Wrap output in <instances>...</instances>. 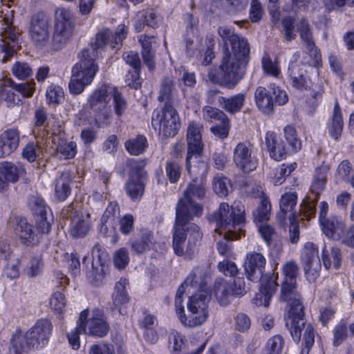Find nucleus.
I'll return each instance as SVG.
<instances>
[{"label":"nucleus","instance_id":"obj_22","mask_svg":"<svg viewBox=\"0 0 354 354\" xmlns=\"http://www.w3.org/2000/svg\"><path fill=\"white\" fill-rule=\"evenodd\" d=\"M207 277L203 268L196 267L187 276L180 287H183L184 293L188 292V293L192 294L201 292L202 291H209L207 287Z\"/></svg>","mask_w":354,"mask_h":354},{"label":"nucleus","instance_id":"obj_13","mask_svg":"<svg viewBox=\"0 0 354 354\" xmlns=\"http://www.w3.org/2000/svg\"><path fill=\"white\" fill-rule=\"evenodd\" d=\"M80 327L82 332L89 336L103 337L109 330V325L100 309H95L88 317V311L83 310L80 315Z\"/></svg>","mask_w":354,"mask_h":354},{"label":"nucleus","instance_id":"obj_45","mask_svg":"<svg viewBox=\"0 0 354 354\" xmlns=\"http://www.w3.org/2000/svg\"><path fill=\"white\" fill-rule=\"evenodd\" d=\"M145 179L129 177L126 183V192L132 200L140 199L145 192Z\"/></svg>","mask_w":354,"mask_h":354},{"label":"nucleus","instance_id":"obj_48","mask_svg":"<svg viewBox=\"0 0 354 354\" xmlns=\"http://www.w3.org/2000/svg\"><path fill=\"white\" fill-rule=\"evenodd\" d=\"M297 165L296 162L290 164H283L279 167L276 168L274 176L272 177V182L274 185H281L286 180V178L291 174L296 169Z\"/></svg>","mask_w":354,"mask_h":354},{"label":"nucleus","instance_id":"obj_33","mask_svg":"<svg viewBox=\"0 0 354 354\" xmlns=\"http://www.w3.org/2000/svg\"><path fill=\"white\" fill-rule=\"evenodd\" d=\"M88 214L75 212L71 219L69 232L73 237L80 238L84 236L90 229Z\"/></svg>","mask_w":354,"mask_h":354},{"label":"nucleus","instance_id":"obj_16","mask_svg":"<svg viewBox=\"0 0 354 354\" xmlns=\"http://www.w3.org/2000/svg\"><path fill=\"white\" fill-rule=\"evenodd\" d=\"M187 154L186 158V169L190 176L197 178L198 176L205 174L207 164L200 160L204 145L202 136L186 139Z\"/></svg>","mask_w":354,"mask_h":354},{"label":"nucleus","instance_id":"obj_4","mask_svg":"<svg viewBox=\"0 0 354 354\" xmlns=\"http://www.w3.org/2000/svg\"><path fill=\"white\" fill-rule=\"evenodd\" d=\"M191 218L185 217V212L180 207L176 213L173 232L172 247L175 254L186 259H192L201 244L203 233Z\"/></svg>","mask_w":354,"mask_h":354},{"label":"nucleus","instance_id":"obj_30","mask_svg":"<svg viewBox=\"0 0 354 354\" xmlns=\"http://www.w3.org/2000/svg\"><path fill=\"white\" fill-rule=\"evenodd\" d=\"M265 141L272 158L277 161L285 158L287 152L283 140L274 132H267Z\"/></svg>","mask_w":354,"mask_h":354},{"label":"nucleus","instance_id":"obj_3","mask_svg":"<svg viewBox=\"0 0 354 354\" xmlns=\"http://www.w3.org/2000/svg\"><path fill=\"white\" fill-rule=\"evenodd\" d=\"M266 259L259 252L247 254L245 261V273L247 279L252 282H260L259 292L254 299L257 306L268 307L277 287V276L274 273L264 274Z\"/></svg>","mask_w":354,"mask_h":354},{"label":"nucleus","instance_id":"obj_43","mask_svg":"<svg viewBox=\"0 0 354 354\" xmlns=\"http://www.w3.org/2000/svg\"><path fill=\"white\" fill-rule=\"evenodd\" d=\"M218 102L225 111L234 113L239 111L245 102V95L242 93L232 97H218Z\"/></svg>","mask_w":354,"mask_h":354},{"label":"nucleus","instance_id":"obj_49","mask_svg":"<svg viewBox=\"0 0 354 354\" xmlns=\"http://www.w3.org/2000/svg\"><path fill=\"white\" fill-rule=\"evenodd\" d=\"M284 136L292 152H297L301 149V140L299 138L295 128L287 125L283 129Z\"/></svg>","mask_w":354,"mask_h":354},{"label":"nucleus","instance_id":"obj_31","mask_svg":"<svg viewBox=\"0 0 354 354\" xmlns=\"http://www.w3.org/2000/svg\"><path fill=\"white\" fill-rule=\"evenodd\" d=\"M16 232L21 243L26 245H35L39 242V236L33 231L32 225L25 218H17Z\"/></svg>","mask_w":354,"mask_h":354},{"label":"nucleus","instance_id":"obj_44","mask_svg":"<svg viewBox=\"0 0 354 354\" xmlns=\"http://www.w3.org/2000/svg\"><path fill=\"white\" fill-rule=\"evenodd\" d=\"M153 37L147 35H140L139 41L142 46V55L145 64L148 66L149 70H153L155 67L153 61L154 53L151 50V44Z\"/></svg>","mask_w":354,"mask_h":354},{"label":"nucleus","instance_id":"obj_23","mask_svg":"<svg viewBox=\"0 0 354 354\" xmlns=\"http://www.w3.org/2000/svg\"><path fill=\"white\" fill-rule=\"evenodd\" d=\"M306 65L295 62L290 64L288 69L290 83L297 89H306L309 86L310 78L306 68Z\"/></svg>","mask_w":354,"mask_h":354},{"label":"nucleus","instance_id":"obj_40","mask_svg":"<svg viewBox=\"0 0 354 354\" xmlns=\"http://www.w3.org/2000/svg\"><path fill=\"white\" fill-rule=\"evenodd\" d=\"M322 261L326 269L337 270L340 267L342 261L340 250L337 247H332L329 250L324 248L322 252Z\"/></svg>","mask_w":354,"mask_h":354},{"label":"nucleus","instance_id":"obj_58","mask_svg":"<svg viewBox=\"0 0 354 354\" xmlns=\"http://www.w3.org/2000/svg\"><path fill=\"white\" fill-rule=\"evenodd\" d=\"M203 113L204 120L210 122L214 121L223 122L229 120L222 111L211 106H205L203 109Z\"/></svg>","mask_w":354,"mask_h":354},{"label":"nucleus","instance_id":"obj_2","mask_svg":"<svg viewBox=\"0 0 354 354\" xmlns=\"http://www.w3.org/2000/svg\"><path fill=\"white\" fill-rule=\"evenodd\" d=\"M218 32L223 41V56L220 65L223 72L221 84L227 88H232L243 75L242 68L248 62L250 46L246 39L227 27H220Z\"/></svg>","mask_w":354,"mask_h":354},{"label":"nucleus","instance_id":"obj_63","mask_svg":"<svg viewBox=\"0 0 354 354\" xmlns=\"http://www.w3.org/2000/svg\"><path fill=\"white\" fill-rule=\"evenodd\" d=\"M315 334L314 327L310 324H307L304 334V347L302 348L301 354H308L315 342Z\"/></svg>","mask_w":354,"mask_h":354},{"label":"nucleus","instance_id":"obj_10","mask_svg":"<svg viewBox=\"0 0 354 354\" xmlns=\"http://www.w3.org/2000/svg\"><path fill=\"white\" fill-rule=\"evenodd\" d=\"M75 23L68 10L60 8L57 11V19L53 29L51 42L46 48L51 51L63 49L73 34Z\"/></svg>","mask_w":354,"mask_h":354},{"label":"nucleus","instance_id":"obj_15","mask_svg":"<svg viewBox=\"0 0 354 354\" xmlns=\"http://www.w3.org/2000/svg\"><path fill=\"white\" fill-rule=\"evenodd\" d=\"M205 194V189L201 185L189 183L184 192L183 198L177 204L176 212L180 207L185 212V217L193 219L194 216H199L203 212L202 207L195 201L201 199Z\"/></svg>","mask_w":354,"mask_h":354},{"label":"nucleus","instance_id":"obj_9","mask_svg":"<svg viewBox=\"0 0 354 354\" xmlns=\"http://www.w3.org/2000/svg\"><path fill=\"white\" fill-rule=\"evenodd\" d=\"M114 86L103 84L90 95L88 104L96 113V122L98 127H104L111 123L112 109L110 101L114 93Z\"/></svg>","mask_w":354,"mask_h":354},{"label":"nucleus","instance_id":"obj_56","mask_svg":"<svg viewBox=\"0 0 354 354\" xmlns=\"http://www.w3.org/2000/svg\"><path fill=\"white\" fill-rule=\"evenodd\" d=\"M281 32L285 39L288 41L295 39L296 37L295 27L297 26L295 19L292 17H284L281 20Z\"/></svg>","mask_w":354,"mask_h":354},{"label":"nucleus","instance_id":"obj_24","mask_svg":"<svg viewBox=\"0 0 354 354\" xmlns=\"http://www.w3.org/2000/svg\"><path fill=\"white\" fill-rule=\"evenodd\" d=\"M271 90L262 86L254 91V101L258 109L265 115H272L274 111V102Z\"/></svg>","mask_w":354,"mask_h":354},{"label":"nucleus","instance_id":"obj_27","mask_svg":"<svg viewBox=\"0 0 354 354\" xmlns=\"http://www.w3.org/2000/svg\"><path fill=\"white\" fill-rule=\"evenodd\" d=\"M73 174L68 170L62 171L55 180V196L60 201H65L71 193Z\"/></svg>","mask_w":354,"mask_h":354},{"label":"nucleus","instance_id":"obj_59","mask_svg":"<svg viewBox=\"0 0 354 354\" xmlns=\"http://www.w3.org/2000/svg\"><path fill=\"white\" fill-rule=\"evenodd\" d=\"M283 344L284 341L281 336H273L268 340L264 354H281Z\"/></svg>","mask_w":354,"mask_h":354},{"label":"nucleus","instance_id":"obj_20","mask_svg":"<svg viewBox=\"0 0 354 354\" xmlns=\"http://www.w3.org/2000/svg\"><path fill=\"white\" fill-rule=\"evenodd\" d=\"M252 145L249 142H240L233 150V161L239 169L245 173L254 170L257 163L252 156Z\"/></svg>","mask_w":354,"mask_h":354},{"label":"nucleus","instance_id":"obj_38","mask_svg":"<svg viewBox=\"0 0 354 354\" xmlns=\"http://www.w3.org/2000/svg\"><path fill=\"white\" fill-rule=\"evenodd\" d=\"M127 281L121 279L115 283V291L113 293V304L115 309H118L120 314L124 315L126 310L122 308V305L128 303L129 297L126 290Z\"/></svg>","mask_w":354,"mask_h":354},{"label":"nucleus","instance_id":"obj_55","mask_svg":"<svg viewBox=\"0 0 354 354\" xmlns=\"http://www.w3.org/2000/svg\"><path fill=\"white\" fill-rule=\"evenodd\" d=\"M112 99L113 100L115 114L117 117L120 118L124 114L127 109V102L115 86L114 87V93H113Z\"/></svg>","mask_w":354,"mask_h":354},{"label":"nucleus","instance_id":"obj_18","mask_svg":"<svg viewBox=\"0 0 354 354\" xmlns=\"http://www.w3.org/2000/svg\"><path fill=\"white\" fill-rule=\"evenodd\" d=\"M92 257L91 267L87 271L86 275L92 285L98 286L102 283L108 272L105 254L99 244L93 248Z\"/></svg>","mask_w":354,"mask_h":354},{"label":"nucleus","instance_id":"obj_62","mask_svg":"<svg viewBox=\"0 0 354 354\" xmlns=\"http://www.w3.org/2000/svg\"><path fill=\"white\" fill-rule=\"evenodd\" d=\"M12 73L15 77L23 80L30 77L32 71L28 63L17 62L12 68Z\"/></svg>","mask_w":354,"mask_h":354},{"label":"nucleus","instance_id":"obj_50","mask_svg":"<svg viewBox=\"0 0 354 354\" xmlns=\"http://www.w3.org/2000/svg\"><path fill=\"white\" fill-rule=\"evenodd\" d=\"M0 85V93L2 101H5L8 106H13L19 104L21 101L19 96L14 93L13 84Z\"/></svg>","mask_w":354,"mask_h":354},{"label":"nucleus","instance_id":"obj_28","mask_svg":"<svg viewBox=\"0 0 354 354\" xmlns=\"http://www.w3.org/2000/svg\"><path fill=\"white\" fill-rule=\"evenodd\" d=\"M323 232L329 239L341 241L346 230L344 223L336 217H330L320 222Z\"/></svg>","mask_w":354,"mask_h":354},{"label":"nucleus","instance_id":"obj_53","mask_svg":"<svg viewBox=\"0 0 354 354\" xmlns=\"http://www.w3.org/2000/svg\"><path fill=\"white\" fill-rule=\"evenodd\" d=\"M46 96L48 104L57 105L64 100V93L59 86L51 84L47 88Z\"/></svg>","mask_w":354,"mask_h":354},{"label":"nucleus","instance_id":"obj_12","mask_svg":"<svg viewBox=\"0 0 354 354\" xmlns=\"http://www.w3.org/2000/svg\"><path fill=\"white\" fill-rule=\"evenodd\" d=\"M51 19L44 12L35 14L30 20L29 35L33 44L39 49H44L50 44Z\"/></svg>","mask_w":354,"mask_h":354},{"label":"nucleus","instance_id":"obj_17","mask_svg":"<svg viewBox=\"0 0 354 354\" xmlns=\"http://www.w3.org/2000/svg\"><path fill=\"white\" fill-rule=\"evenodd\" d=\"M300 259L307 280L315 282L322 268L317 246L311 242L306 243L301 249Z\"/></svg>","mask_w":354,"mask_h":354},{"label":"nucleus","instance_id":"obj_34","mask_svg":"<svg viewBox=\"0 0 354 354\" xmlns=\"http://www.w3.org/2000/svg\"><path fill=\"white\" fill-rule=\"evenodd\" d=\"M297 30L300 38L311 55H315L317 48L313 37L310 26L308 19L301 18L297 24Z\"/></svg>","mask_w":354,"mask_h":354},{"label":"nucleus","instance_id":"obj_61","mask_svg":"<svg viewBox=\"0 0 354 354\" xmlns=\"http://www.w3.org/2000/svg\"><path fill=\"white\" fill-rule=\"evenodd\" d=\"M282 274L283 277L282 282H297L298 266L295 261L287 262L283 267Z\"/></svg>","mask_w":354,"mask_h":354},{"label":"nucleus","instance_id":"obj_21","mask_svg":"<svg viewBox=\"0 0 354 354\" xmlns=\"http://www.w3.org/2000/svg\"><path fill=\"white\" fill-rule=\"evenodd\" d=\"M183 19L186 23L185 34L186 48L189 53L194 54L196 50H201L202 47V39L198 35V19L189 13L185 14Z\"/></svg>","mask_w":354,"mask_h":354},{"label":"nucleus","instance_id":"obj_36","mask_svg":"<svg viewBox=\"0 0 354 354\" xmlns=\"http://www.w3.org/2000/svg\"><path fill=\"white\" fill-rule=\"evenodd\" d=\"M242 235L244 236V230L241 227L239 228V232H226L224 237L217 242L216 248L218 253L226 257H232V244L230 241L239 239Z\"/></svg>","mask_w":354,"mask_h":354},{"label":"nucleus","instance_id":"obj_25","mask_svg":"<svg viewBox=\"0 0 354 354\" xmlns=\"http://www.w3.org/2000/svg\"><path fill=\"white\" fill-rule=\"evenodd\" d=\"M19 143V131L10 129L0 135V158L6 157L15 151Z\"/></svg>","mask_w":354,"mask_h":354},{"label":"nucleus","instance_id":"obj_64","mask_svg":"<svg viewBox=\"0 0 354 354\" xmlns=\"http://www.w3.org/2000/svg\"><path fill=\"white\" fill-rule=\"evenodd\" d=\"M50 306L55 312L61 315L66 306V299L64 295L58 291L54 292L50 300Z\"/></svg>","mask_w":354,"mask_h":354},{"label":"nucleus","instance_id":"obj_11","mask_svg":"<svg viewBox=\"0 0 354 354\" xmlns=\"http://www.w3.org/2000/svg\"><path fill=\"white\" fill-rule=\"evenodd\" d=\"M327 176L328 169L325 167L317 168L313 174L310 192L300 205L301 214L306 219L314 217L316 214V203L326 187Z\"/></svg>","mask_w":354,"mask_h":354},{"label":"nucleus","instance_id":"obj_47","mask_svg":"<svg viewBox=\"0 0 354 354\" xmlns=\"http://www.w3.org/2000/svg\"><path fill=\"white\" fill-rule=\"evenodd\" d=\"M271 213V203L263 192H261V202L257 209L254 211V219L258 222L266 221L270 218Z\"/></svg>","mask_w":354,"mask_h":354},{"label":"nucleus","instance_id":"obj_29","mask_svg":"<svg viewBox=\"0 0 354 354\" xmlns=\"http://www.w3.org/2000/svg\"><path fill=\"white\" fill-rule=\"evenodd\" d=\"M344 119L339 102L335 100L334 108L330 119L327 122L329 136L335 140H338L344 129Z\"/></svg>","mask_w":354,"mask_h":354},{"label":"nucleus","instance_id":"obj_26","mask_svg":"<svg viewBox=\"0 0 354 354\" xmlns=\"http://www.w3.org/2000/svg\"><path fill=\"white\" fill-rule=\"evenodd\" d=\"M53 135L54 136L53 142H55L56 137L60 139L56 146L57 154L65 160H71L75 158L77 154V144L73 141H66L63 139V133L61 126L58 128L53 129Z\"/></svg>","mask_w":354,"mask_h":354},{"label":"nucleus","instance_id":"obj_5","mask_svg":"<svg viewBox=\"0 0 354 354\" xmlns=\"http://www.w3.org/2000/svg\"><path fill=\"white\" fill-rule=\"evenodd\" d=\"M184 289L178 287L175 297L176 313L180 323L187 328H196L203 325L209 317V291L192 293L187 303L188 315L185 313L183 302Z\"/></svg>","mask_w":354,"mask_h":354},{"label":"nucleus","instance_id":"obj_42","mask_svg":"<svg viewBox=\"0 0 354 354\" xmlns=\"http://www.w3.org/2000/svg\"><path fill=\"white\" fill-rule=\"evenodd\" d=\"M214 292L215 297L221 306L227 305L230 302L233 296L230 290V286L225 280L216 281L214 287Z\"/></svg>","mask_w":354,"mask_h":354},{"label":"nucleus","instance_id":"obj_32","mask_svg":"<svg viewBox=\"0 0 354 354\" xmlns=\"http://www.w3.org/2000/svg\"><path fill=\"white\" fill-rule=\"evenodd\" d=\"M154 243L153 232L149 230H143L139 237L131 239L129 242L131 250L138 254L152 249Z\"/></svg>","mask_w":354,"mask_h":354},{"label":"nucleus","instance_id":"obj_14","mask_svg":"<svg viewBox=\"0 0 354 354\" xmlns=\"http://www.w3.org/2000/svg\"><path fill=\"white\" fill-rule=\"evenodd\" d=\"M152 124L158 126L160 132L165 136H174L178 133L180 125L176 110L171 104H165L161 110H155Z\"/></svg>","mask_w":354,"mask_h":354},{"label":"nucleus","instance_id":"obj_39","mask_svg":"<svg viewBox=\"0 0 354 354\" xmlns=\"http://www.w3.org/2000/svg\"><path fill=\"white\" fill-rule=\"evenodd\" d=\"M178 91L175 86L174 80L171 77H165L160 84L158 100L165 102V104H171L177 95Z\"/></svg>","mask_w":354,"mask_h":354},{"label":"nucleus","instance_id":"obj_7","mask_svg":"<svg viewBox=\"0 0 354 354\" xmlns=\"http://www.w3.org/2000/svg\"><path fill=\"white\" fill-rule=\"evenodd\" d=\"M52 330L50 321L42 319L24 333L16 331L11 339L9 354H26L32 348L44 347L48 342Z\"/></svg>","mask_w":354,"mask_h":354},{"label":"nucleus","instance_id":"obj_6","mask_svg":"<svg viewBox=\"0 0 354 354\" xmlns=\"http://www.w3.org/2000/svg\"><path fill=\"white\" fill-rule=\"evenodd\" d=\"M280 299L289 305L286 326L289 330L293 340L298 343L301 339L305 322L304 307L301 301V296L298 291L297 282H282Z\"/></svg>","mask_w":354,"mask_h":354},{"label":"nucleus","instance_id":"obj_60","mask_svg":"<svg viewBox=\"0 0 354 354\" xmlns=\"http://www.w3.org/2000/svg\"><path fill=\"white\" fill-rule=\"evenodd\" d=\"M129 260V253L125 248L118 249L113 254V261L114 266L119 270L124 269L128 266Z\"/></svg>","mask_w":354,"mask_h":354},{"label":"nucleus","instance_id":"obj_52","mask_svg":"<svg viewBox=\"0 0 354 354\" xmlns=\"http://www.w3.org/2000/svg\"><path fill=\"white\" fill-rule=\"evenodd\" d=\"M213 188L216 194L221 197L227 196L231 187L230 180L223 174H217L213 180Z\"/></svg>","mask_w":354,"mask_h":354},{"label":"nucleus","instance_id":"obj_35","mask_svg":"<svg viewBox=\"0 0 354 354\" xmlns=\"http://www.w3.org/2000/svg\"><path fill=\"white\" fill-rule=\"evenodd\" d=\"M0 169L3 174V179L7 185V190L10 183H15L18 181L19 176L26 173L23 167H19L10 162H1Z\"/></svg>","mask_w":354,"mask_h":354},{"label":"nucleus","instance_id":"obj_51","mask_svg":"<svg viewBox=\"0 0 354 354\" xmlns=\"http://www.w3.org/2000/svg\"><path fill=\"white\" fill-rule=\"evenodd\" d=\"M165 173L171 183H176L181 176L182 167L177 160H167L165 162Z\"/></svg>","mask_w":354,"mask_h":354},{"label":"nucleus","instance_id":"obj_8","mask_svg":"<svg viewBox=\"0 0 354 354\" xmlns=\"http://www.w3.org/2000/svg\"><path fill=\"white\" fill-rule=\"evenodd\" d=\"M244 213V206L240 203H234L231 207L226 203H222L209 220L216 223L215 232L218 234H221V229H226L227 232H239V228H242L245 221Z\"/></svg>","mask_w":354,"mask_h":354},{"label":"nucleus","instance_id":"obj_54","mask_svg":"<svg viewBox=\"0 0 354 354\" xmlns=\"http://www.w3.org/2000/svg\"><path fill=\"white\" fill-rule=\"evenodd\" d=\"M35 221L38 232L41 234H48L50 232L53 221V216L50 212L35 216Z\"/></svg>","mask_w":354,"mask_h":354},{"label":"nucleus","instance_id":"obj_41","mask_svg":"<svg viewBox=\"0 0 354 354\" xmlns=\"http://www.w3.org/2000/svg\"><path fill=\"white\" fill-rule=\"evenodd\" d=\"M157 16L153 10L139 11L133 18L134 26L140 32L145 25L154 27L157 24Z\"/></svg>","mask_w":354,"mask_h":354},{"label":"nucleus","instance_id":"obj_1","mask_svg":"<svg viewBox=\"0 0 354 354\" xmlns=\"http://www.w3.org/2000/svg\"><path fill=\"white\" fill-rule=\"evenodd\" d=\"M127 35V28L124 24L118 25L114 33L109 29H104L97 33L95 42L81 50L78 55L79 61L71 68L68 83V89L71 94L82 93L92 83L98 71L95 60L99 50L108 47L111 49L118 48Z\"/></svg>","mask_w":354,"mask_h":354},{"label":"nucleus","instance_id":"obj_57","mask_svg":"<svg viewBox=\"0 0 354 354\" xmlns=\"http://www.w3.org/2000/svg\"><path fill=\"white\" fill-rule=\"evenodd\" d=\"M28 204L35 216L50 212V209L46 206L44 199L39 196H31Z\"/></svg>","mask_w":354,"mask_h":354},{"label":"nucleus","instance_id":"obj_37","mask_svg":"<svg viewBox=\"0 0 354 354\" xmlns=\"http://www.w3.org/2000/svg\"><path fill=\"white\" fill-rule=\"evenodd\" d=\"M297 194L296 192H287L283 194L280 198L279 207L280 212L278 213L277 217L281 223L285 219V216L290 212L289 218H292V214H296L293 212L294 207L297 204Z\"/></svg>","mask_w":354,"mask_h":354},{"label":"nucleus","instance_id":"obj_19","mask_svg":"<svg viewBox=\"0 0 354 354\" xmlns=\"http://www.w3.org/2000/svg\"><path fill=\"white\" fill-rule=\"evenodd\" d=\"M3 27L0 33L3 44L0 46L1 52L5 53L2 62H6L15 53V48L18 46L20 32L12 26V20L6 17L3 19Z\"/></svg>","mask_w":354,"mask_h":354},{"label":"nucleus","instance_id":"obj_46","mask_svg":"<svg viewBox=\"0 0 354 354\" xmlns=\"http://www.w3.org/2000/svg\"><path fill=\"white\" fill-rule=\"evenodd\" d=\"M127 151L133 156L142 153L147 147V140L144 136L138 135L130 138L124 144Z\"/></svg>","mask_w":354,"mask_h":354}]
</instances>
